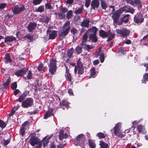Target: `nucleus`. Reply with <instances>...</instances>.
Here are the masks:
<instances>
[{
	"mask_svg": "<svg viewBox=\"0 0 148 148\" xmlns=\"http://www.w3.org/2000/svg\"><path fill=\"white\" fill-rule=\"evenodd\" d=\"M70 29V22L68 21L65 23L62 29L59 33V38H61L65 37L68 34Z\"/></svg>",
	"mask_w": 148,
	"mask_h": 148,
	"instance_id": "f257e3e1",
	"label": "nucleus"
},
{
	"mask_svg": "<svg viewBox=\"0 0 148 148\" xmlns=\"http://www.w3.org/2000/svg\"><path fill=\"white\" fill-rule=\"evenodd\" d=\"M97 31V28L95 27L88 30L86 32L88 34H89V39L92 42H96L97 41V37L96 36Z\"/></svg>",
	"mask_w": 148,
	"mask_h": 148,
	"instance_id": "f03ea898",
	"label": "nucleus"
},
{
	"mask_svg": "<svg viewBox=\"0 0 148 148\" xmlns=\"http://www.w3.org/2000/svg\"><path fill=\"white\" fill-rule=\"evenodd\" d=\"M25 10L24 5H16L13 7L12 9V11L14 14L16 15L20 14Z\"/></svg>",
	"mask_w": 148,
	"mask_h": 148,
	"instance_id": "7ed1b4c3",
	"label": "nucleus"
},
{
	"mask_svg": "<svg viewBox=\"0 0 148 148\" xmlns=\"http://www.w3.org/2000/svg\"><path fill=\"white\" fill-rule=\"evenodd\" d=\"M79 60L77 62V65L75 67L74 73L76 74L77 73L79 75H82L84 73V71L82 63L79 61Z\"/></svg>",
	"mask_w": 148,
	"mask_h": 148,
	"instance_id": "20e7f679",
	"label": "nucleus"
},
{
	"mask_svg": "<svg viewBox=\"0 0 148 148\" xmlns=\"http://www.w3.org/2000/svg\"><path fill=\"white\" fill-rule=\"evenodd\" d=\"M33 103V100L32 99L27 98L22 102L21 106L23 108H27L31 107Z\"/></svg>",
	"mask_w": 148,
	"mask_h": 148,
	"instance_id": "39448f33",
	"label": "nucleus"
},
{
	"mask_svg": "<svg viewBox=\"0 0 148 148\" xmlns=\"http://www.w3.org/2000/svg\"><path fill=\"white\" fill-rule=\"evenodd\" d=\"M122 13V10H117L114 13H113L112 17L113 19L114 23H117L120 16Z\"/></svg>",
	"mask_w": 148,
	"mask_h": 148,
	"instance_id": "423d86ee",
	"label": "nucleus"
},
{
	"mask_svg": "<svg viewBox=\"0 0 148 148\" xmlns=\"http://www.w3.org/2000/svg\"><path fill=\"white\" fill-rule=\"evenodd\" d=\"M116 31L117 34H120L121 36L123 37L128 35L130 33L129 31L126 28L116 29Z\"/></svg>",
	"mask_w": 148,
	"mask_h": 148,
	"instance_id": "0eeeda50",
	"label": "nucleus"
},
{
	"mask_svg": "<svg viewBox=\"0 0 148 148\" xmlns=\"http://www.w3.org/2000/svg\"><path fill=\"white\" fill-rule=\"evenodd\" d=\"M51 28L49 27L47 31V34H49V38L53 39L55 38L57 36L56 32L54 30L51 31Z\"/></svg>",
	"mask_w": 148,
	"mask_h": 148,
	"instance_id": "6e6552de",
	"label": "nucleus"
},
{
	"mask_svg": "<svg viewBox=\"0 0 148 148\" xmlns=\"http://www.w3.org/2000/svg\"><path fill=\"white\" fill-rule=\"evenodd\" d=\"M28 70V68H24L22 69L16 71L15 74L17 77L22 76L26 74Z\"/></svg>",
	"mask_w": 148,
	"mask_h": 148,
	"instance_id": "1a4fd4ad",
	"label": "nucleus"
},
{
	"mask_svg": "<svg viewBox=\"0 0 148 148\" xmlns=\"http://www.w3.org/2000/svg\"><path fill=\"white\" fill-rule=\"evenodd\" d=\"M144 20L143 16L140 14H137L134 17V21L136 23H141Z\"/></svg>",
	"mask_w": 148,
	"mask_h": 148,
	"instance_id": "9d476101",
	"label": "nucleus"
},
{
	"mask_svg": "<svg viewBox=\"0 0 148 148\" xmlns=\"http://www.w3.org/2000/svg\"><path fill=\"white\" fill-rule=\"evenodd\" d=\"M99 5V0H92L91 1V5L92 8L95 10L96 8L98 7Z\"/></svg>",
	"mask_w": 148,
	"mask_h": 148,
	"instance_id": "9b49d317",
	"label": "nucleus"
},
{
	"mask_svg": "<svg viewBox=\"0 0 148 148\" xmlns=\"http://www.w3.org/2000/svg\"><path fill=\"white\" fill-rule=\"evenodd\" d=\"M29 123L28 121H26L22 125V127L21 128L20 131L22 136H23L25 133V129L27 128L29 125Z\"/></svg>",
	"mask_w": 148,
	"mask_h": 148,
	"instance_id": "f8f14e48",
	"label": "nucleus"
},
{
	"mask_svg": "<svg viewBox=\"0 0 148 148\" xmlns=\"http://www.w3.org/2000/svg\"><path fill=\"white\" fill-rule=\"evenodd\" d=\"M84 135L83 134H80L77 136L76 138L77 141L79 143H82L85 140Z\"/></svg>",
	"mask_w": 148,
	"mask_h": 148,
	"instance_id": "ddd939ff",
	"label": "nucleus"
},
{
	"mask_svg": "<svg viewBox=\"0 0 148 148\" xmlns=\"http://www.w3.org/2000/svg\"><path fill=\"white\" fill-rule=\"evenodd\" d=\"M37 24L35 23H30L28 25L27 28L29 32H32L36 27Z\"/></svg>",
	"mask_w": 148,
	"mask_h": 148,
	"instance_id": "4468645a",
	"label": "nucleus"
},
{
	"mask_svg": "<svg viewBox=\"0 0 148 148\" xmlns=\"http://www.w3.org/2000/svg\"><path fill=\"white\" fill-rule=\"evenodd\" d=\"M100 36L103 38L107 37L110 34V31H108L107 32H105L103 30H100L99 31Z\"/></svg>",
	"mask_w": 148,
	"mask_h": 148,
	"instance_id": "2eb2a0df",
	"label": "nucleus"
},
{
	"mask_svg": "<svg viewBox=\"0 0 148 148\" xmlns=\"http://www.w3.org/2000/svg\"><path fill=\"white\" fill-rule=\"evenodd\" d=\"M51 138L50 136H46L42 139V140L40 142L41 144H43L44 147L49 143V140Z\"/></svg>",
	"mask_w": 148,
	"mask_h": 148,
	"instance_id": "dca6fc26",
	"label": "nucleus"
},
{
	"mask_svg": "<svg viewBox=\"0 0 148 148\" xmlns=\"http://www.w3.org/2000/svg\"><path fill=\"white\" fill-rule=\"evenodd\" d=\"M38 139L35 137H33L30 140V143L32 146H34L36 144L39 143Z\"/></svg>",
	"mask_w": 148,
	"mask_h": 148,
	"instance_id": "f3484780",
	"label": "nucleus"
},
{
	"mask_svg": "<svg viewBox=\"0 0 148 148\" xmlns=\"http://www.w3.org/2000/svg\"><path fill=\"white\" fill-rule=\"evenodd\" d=\"M68 137V135L66 133L64 134V132L63 130H60V131L59 137L60 140H62L63 139L66 138Z\"/></svg>",
	"mask_w": 148,
	"mask_h": 148,
	"instance_id": "a211bd4d",
	"label": "nucleus"
},
{
	"mask_svg": "<svg viewBox=\"0 0 148 148\" xmlns=\"http://www.w3.org/2000/svg\"><path fill=\"white\" fill-rule=\"evenodd\" d=\"M49 72L52 75H54L56 71V66H53L51 65H49Z\"/></svg>",
	"mask_w": 148,
	"mask_h": 148,
	"instance_id": "6ab92c4d",
	"label": "nucleus"
},
{
	"mask_svg": "<svg viewBox=\"0 0 148 148\" xmlns=\"http://www.w3.org/2000/svg\"><path fill=\"white\" fill-rule=\"evenodd\" d=\"M137 128L139 133H141L144 134L146 133V132L145 130L144 127L143 125H138Z\"/></svg>",
	"mask_w": 148,
	"mask_h": 148,
	"instance_id": "aec40b11",
	"label": "nucleus"
},
{
	"mask_svg": "<svg viewBox=\"0 0 148 148\" xmlns=\"http://www.w3.org/2000/svg\"><path fill=\"white\" fill-rule=\"evenodd\" d=\"M16 40V38L12 36H8L5 39L4 41L5 42H12Z\"/></svg>",
	"mask_w": 148,
	"mask_h": 148,
	"instance_id": "412c9836",
	"label": "nucleus"
},
{
	"mask_svg": "<svg viewBox=\"0 0 148 148\" xmlns=\"http://www.w3.org/2000/svg\"><path fill=\"white\" fill-rule=\"evenodd\" d=\"M90 21L86 19L84 20L81 23V26L82 27H88L89 26V23Z\"/></svg>",
	"mask_w": 148,
	"mask_h": 148,
	"instance_id": "4be33fe9",
	"label": "nucleus"
},
{
	"mask_svg": "<svg viewBox=\"0 0 148 148\" xmlns=\"http://www.w3.org/2000/svg\"><path fill=\"white\" fill-rule=\"evenodd\" d=\"M40 20L42 22L47 23L50 20V18L47 16L44 15L41 17Z\"/></svg>",
	"mask_w": 148,
	"mask_h": 148,
	"instance_id": "5701e85b",
	"label": "nucleus"
},
{
	"mask_svg": "<svg viewBox=\"0 0 148 148\" xmlns=\"http://www.w3.org/2000/svg\"><path fill=\"white\" fill-rule=\"evenodd\" d=\"M87 33L84 34L82 37V42L81 44V45L82 47L86 45V42L88 38V36L87 35Z\"/></svg>",
	"mask_w": 148,
	"mask_h": 148,
	"instance_id": "b1692460",
	"label": "nucleus"
},
{
	"mask_svg": "<svg viewBox=\"0 0 148 148\" xmlns=\"http://www.w3.org/2000/svg\"><path fill=\"white\" fill-rule=\"evenodd\" d=\"M114 131V133L115 135L119 137H121L123 136V135L121 134V130L119 129H113Z\"/></svg>",
	"mask_w": 148,
	"mask_h": 148,
	"instance_id": "393cba45",
	"label": "nucleus"
},
{
	"mask_svg": "<svg viewBox=\"0 0 148 148\" xmlns=\"http://www.w3.org/2000/svg\"><path fill=\"white\" fill-rule=\"evenodd\" d=\"M65 76L66 78V79L69 81H71V76L70 74V73L69 69H66V73Z\"/></svg>",
	"mask_w": 148,
	"mask_h": 148,
	"instance_id": "a878e982",
	"label": "nucleus"
},
{
	"mask_svg": "<svg viewBox=\"0 0 148 148\" xmlns=\"http://www.w3.org/2000/svg\"><path fill=\"white\" fill-rule=\"evenodd\" d=\"M124 10L126 11V12H130L132 14H133L134 12V9L129 6H125Z\"/></svg>",
	"mask_w": 148,
	"mask_h": 148,
	"instance_id": "bb28decb",
	"label": "nucleus"
},
{
	"mask_svg": "<svg viewBox=\"0 0 148 148\" xmlns=\"http://www.w3.org/2000/svg\"><path fill=\"white\" fill-rule=\"evenodd\" d=\"M53 110L52 109L49 110L45 114L44 118L45 119H47L48 117L53 115Z\"/></svg>",
	"mask_w": 148,
	"mask_h": 148,
	"instance_id": "cd10ccee",
	"label": "nucleus"
},
{
	"mask_svg": "<svg viewBox=\"0 0 148 148\" xmlns=\"http://www.w3.org/2000/svg\"><path fill=\"white\" fill-rule=\"evenodd\" d=\"M129 14H127L125 15L122 17L121 21L125 23H127L129 19Z\"/></svg>",
	"mask_w": 148,
	"mask_h": 148,
	"instance_id": "c85d7f7f",
	"label": "nucleus"
},
{
	"mask_svg": "<svg viewBox=\"0 0 148 148\" xmlns=\"http://www.w3.org/2000/svg\"><path fill=\"white\" fill-rule=\"evenodd\" d=\"M27 96V94L25 92H24L18 98V101L19 102H21Z\"/></svg>",
	"mask_w": 148,
	"mask_h": 148,
	"instance_id": "c756f323",
	"label": "nucleus"
},
{
	"mask_svg": "<svg viewBox=\"0 0 148 148\" xmlns=\"http://www.w3.org/2000/svg\"><path fill=\"white\" fill-rule=\"evenodd\" d=\"M140 3V0H135L134 1L132 0L131 5L134 6H135L137 5H139Z\"/></svg>",
	"mask_w": 148,
	"mask_h": 148,
	"instance_id": "7c9ffc66",
	"label": "nucleus"
},
{
	"mask_svg": "<svg viewBox=\"0 0 148 148\" xmlns=\"http://www.w3.org/2000/svg\"><path fill=\"white\" fill-rule=\"evenodd\" d=\"M99 145L101 148H108V145L103 141H100Z\"/></svg>",
	"mask_w": 148,
	"mask_h": 148,
	"instance_id": "2f4dec72",
	"label": "nucleus"
},
{
	"mask_svg": "<svg viewBox=\"0 0 148 148\" xmlns=\"http://www.w3.org/2000/svg\"><path fill=\"white\" fill-rule=\"evenodd\" d=\"M56 59L54 58H52L50 60V63L49 65H52L53 66H56Z\"/></svg>",
	"mask_w": 148,
	"mask_h": 148,
	"instance_id": "473e14b6",
	"label": "nucleus"
},
{
	"mask_svg": "<svg viewBox=\"0 0 148 148\" xmlns=\"http://www.w3.org/2000/svg\"><path fill=\"white\" fill-rule=\"evenodd\" d=\"M88 141L90 147L91 148H95L96 145L94 142L90 139H89Z\"/></svg>",
	"mask_w": 148,
	"mask_h": 148,
	"instance_id": "72a5a7b5",
	"label": "nucleus"
},
{
	"mask_svg": "<svg viewBox=\"0 0 148 148\" xmlns=\"http://www.w3.org/2000/svg\"><path fill=\"white\" fill-rule=\"evenodd\" d=\"M60 104L62 105L66 106L67 109H68V106L69 104V103L66 101L64 100L62 101V102L60 103Z\"/></svg>",
	"mask_w": 148,
	"mask_h": 148,
	"instance_id": "f704fd0d",
	"label": "nucleus"
},
{
	"mask_svg": "<svg viewBox=\"0 0 148 148\" xmlns=\"http://www.w3.org/2000/svg\"><path fill=\"white\" fill-rule=\"evenodd\" d=\"M95 69L94 67H93L92 69L90 70V78L91 77L94 76L96 74V72L95 71Z\"/></svg>",
	"mask_w": 148,
	"mask_h": 148,
	"instance_id": "c9c22d12",
	"label": "nucleus"
},
{
	"mask_svg": "<svg viewBox=\"0 0 148 148\" xmlns=\"http://www.w3.org/2000/svg\"><path fill=\"white\" fill-rule=\"evenodd\" d=\"M75 50L77 54H80L82 51V48L79 46L77 47Z\"/></svg>",
	"mask_w": 148,
	"mask_h": 148,
	"instance_id": "e433bc0d",
	"label": "nucleus"
},
{
	"mask_svg": "<svg viewBox=\"0 0 148 148\" xmlns=\"http://www.w3.org/2000/svg\"><path fill=\"white\" fill-rule=\"evenodd\" d=\"M44 9V8L43 6H39L37 9L36 10V12H41L43 11Z\"/></svg>",
	"mask_w": 148,
	"mask_h": 148,
	"instance_id": "4c0bfd02",
	"label": "nucleus"
},
{
	"mask_svg": "<svg viewBox=\"0 0 148 148\" xmlns=\"http://www.w3.org/2000/svg\"><path fill=\"white\" fill-rule=\"evenodd\" d=\"M101 2V6L102 8L104 9H105L107 7L106 3L104 0L103 1Z\"/></svg>",
	"mask_w": 148,
	"mask_h": 148,
	"instance_id": "58836bf2",
	"label": "nucleus"
},
{
	"mask_svg": "<svg viewBox=\"0 0 148 148\" xmlns=\"http://www.w3.org/2000/svg\"><path fill=\"white\" fill-rule=\"evenodd\" d=\"M109 35H110V36L107 40V41L108 42L112 40L114 36V33H111L110 32Z\"/></svg>",
	"mask_w": 148,
	"mask_h": 148,
	"instance_id": "ea45409f",
	"label": "nucleus"
},
{
	"mask_svg": "<svg viewBox=\"0 0 148 148\" xmlns=\"http://www.w3.org/2000/svg\"><path fill=\"white\" fill-rule=\"evenodd\" d=\"M97 136L99 138H104L105 137V136L104 134L102 132H99L97 134Z\"/></svg>",
	"mask_w": 148,
	"mask_h": 148,
	"instance_id": "a19ab883",
	"label": "nucleus"
},
{
	"mask_svg": "<svg viewBox=\"0 0 148 148\" xmlns=\"http://www.w3.org/2000/svg\"><path fill=\"white\" fill-rule=\"evenodd\" d=\"M4 60L5 63L10 62L11 61V59L10 56H5Z\"/></svg>",
	"mask_w": 148,
	"mask_h": 148,
	"instance_id": "79ce46f5",
	"label": "nucleus"
},
{
	"mask_svg": "<svg viewBox=\"0 0 148 148\" xmlns=\"http://www.w3.org/2000/svg\"><path fill=\"white\" fill-rule=\"evenodd\" d=\"M121 123H117L116 125H115L114 128V129H116L121 130Z\"/></svg>",
	"mask_w": 148,
	"mask_h": 148,
	"instance_id": "37998d69",
	"label": "nucleus"
},
{
	"mask_svg": "<svg viewBox=\"0 0 148 148\" xmlns=\"http://www.w3.org/2000/svg\"><path fill=\"white\" fill-rule=\"evenodd\" d=\"M73 12L71 10H70L68 13L67 16L66 18L68 19H70L71 17L72 16Z\"/></svg>",
	"mask_w": 148,
	"mask_h": 148,
	"instance_id": "c03bdc74",
	"label": "nucleus"
},
{
	"mask_svg": "<svg viewBox=\"0 0 148 148\" xmlns=\"http://www.w3.org/2000/svg\"><path fill=\"white\" fill-rule=\"evenodd\" d=\"M6 125V124L0 119V127L2 128H4Z\"/></svg>",
	"mask_w": 148,
	"mask_h": 148,
	"instance_id": "a18cd8bd",
	"label": "nucleus"
},
{
	"mask_svg": "<svg viewBox=\"0 0 148 148\" xmlns=\"http://www.w3.org/2000/svg\"><path fill=\"white\" fill-rule=\"evenodd\" d=\"M10 77L8 78V79L5 83H4L3 84V86L5 87H7L10 84Z\"/></svg>",
	"mask_w": 148,
	"mask_h": 148,
	"instance_id": "49530a36",
	"label": "nucleus"
},
{
	"mask_svg": "<svg viewBox=\"0 0 148 148\" xmlns=\"http://www.w3.org/2000/svg\"><path fill=\"white\" fill-rule=\"evenodd\" d=\"M83 11L82 8H80L74 11L75 13L76 14H80Z\"/></svg>",
	"mask_w": 148,
	"mask_h": 148,
	"instance_id": "de8ad7c7",
	"label": "nucleus"
},
{
	"mask_svg": "<svg viewBox=\"0 0 148 148\" xmlns=\"http://www.w3.org/2000/svg\"><path fill=\"white\" fill-rule=\"evenodd\" d=\"M103 54L101 51V48H100L98 51H97V56H104Z\"/></svg>",
	"mask_w": 148,
	"mask_h": 148,
	"instance_id": "09e8293b",
	"label": "nucleus"
},
{
	"mask_svg": "<svg viewBox=\"0 0 148 148\" xmlns=\"http://www.w3.org/2000/svg\"><path fill=\"white\" fill-rule=\"evenodd\" d=\"M143 79L145 82L148 81V73H145L143 76Z\"/></svg>",
	"mask_w": 148,
	"mask_h": 148,
	"instance_id": "8fccbe9b",
	"label": "nucleus"
},
{
	"mask_svg": "<svg viewBox=\"0 0 148 148\" xmlns=\"http://www.w3.org/2000/svg\"><path fill=\"white\" fill-rule=\"evenodd\" d=\"M91 0H86L85 5L86 7L88 8L90 4Z\"/></svg>",
	"mask_w": 148,
	"mask_h": 148,
	"instance_id": "3c124183",
	"label": "nucleus"
},
{
	"mask_svg": "<svg viewBox=\"0 0 148 148\" xmlns=\"http://www.w3.org/2000/svg\"><path fill=\"white\" fill-rule=\"evenodd\" d=\"M42 0H34L33 1V3L34 5L39 4L42 1Z\"/></svg>",
	"mask_w": 148,
	"mask_h": 148,
	"instance_id": "603ef678",
	"label": "nucleus"
},
{
	"mask_svg": "<svg viewBox=\"0 0 148 148\" xmlns=\"http://www.w3.org/2000/svg\"><path fill=\"white\" fill-rule=\"evenodd\" d=\"M73 48L69 50L68 52L67 56H71L73 53Z\"/></svg>",
	"mask_w": 148,
	"mask_h": 148,
	"instance_id": "864d4df0",
	"label": "nucleus"
},
{
	"mask_svg": "<svg viewBox=\"0 0 148 148\" xmlns=\"http://www.w3.org/2000/svg\"><path fill=\"white\" fill-rule=\"evenodd\" d=\"M27 77L28 79H31L32 77V75L31 72L29 71L27 75Z\"/></svg>",
	"mask_w": 148,
	"mask_h": 148,
	"instance_id": "5fc2aeb1",
	"label": "nucleus"
},
{
	"mask_svg": "<svg viewBox=\"0 0 148 148\" xmlns=\"http://www.w3.org/2000/svg\"><path fill=\"white\" fill-rule=\"evenodd\" d=\"M7 5V4L3 3L0 4V10L3 9L5 8Z\"/></svg>",
	"mask_w": 148,
	"mask_h": 148,
	"instance_id": "6e6d98bb",
	"label": "nucleus"
},
{
	"mask_svg": "<svg viewBox=\"0 0 148 148\" xmlns=\"http://www.w3.org/2000/svg\"><path fill=\"white\" fill-rule=\"evenodd\" d=\"M119 51L123 55H124L125 53V50L124 48L123 47H120L119 49Z\"/></svg>",
	"mask_w": 148,
	"mask_h": 148,
	"instance_id": "4d7b16f0",
	"label": "nucleus"
},
{
	"mask_svg": "<svg viewBox=\"0 0 148 148\" xmlns=\"http://www.w3.org/2000/svg\"><path fill=\"white\" fill-rule=\"evenodd\" d=\"M45 8L47 9H51L52 8L50 3H48L45 4Z\"/></svg>",
	"mask_w": 148,
	"mask_h": 148,
	"instance_id": "13d9d810",
	"label": "nucleus"
},
{
	"mask_svg": "<svg viewBox=\"0 0 148 148\" xmlns=\"http://www.w3.org/2000/svg\"><path fill=\"white\" fill-rule=\"evenodd\" d=\"M17 87V84L16 82H14L11 86V88L12 90L15 89Z\"/></svg>",
	"mask_w": 148,
	"mask_h": 148,
	"instance_id": "bf43d9fd",
	"label": "nucleus"
},
{
	"mask_svg": "<svg viewBox=\"0 0 148 148\" xmlns=\"http://www.w3.org/2000/svg\"><path fill=\"white\" fill-rule=\"evenodd\" d=\"M59 17H60V18L61 19L62 18H64L65 16V14L62 13L61 12L59 14Z\"/></svg>",
	"mask_w": 148,
	"mask_h": 148,
	"instance_id": "052dcab7",
	"label": "nucleus"
},
{
	"mask_svg": "<svg viewBox=\"0 0 148 148\" xmlns=\"http://www.w3.org/2000/svg\"><path fill=\"white\" fill-rule=\"evenodd\" d=\"M25 37H26L28 39L32 40L33 38V36L31 35L30 34L26 35L25 36Z\"/></svg>",
	"mask_w": 148,
	"mask_h": 148,
	"instance_id": "680f3d73",
	"label": "nucleus"
},
{
	"mask_svg": "<svg viewBox=\"0 0 148 148\" xmlns=\"http://www.w3.org/2000/svg\"><path fill=\"white\" fill-rule=\"evenodd\" d=\"M43 66L42 64H40L38 67V70L39 71H41Z\"/></svg>",
	"mask_w": 148,
	"mask_h": 148,
	"instance_id": "e2e57ef3",
	"label": "nucleus"
},
{
	"mask_svg": "<svg viewBox=\"0 0 148 148\" xmlns=\"http://www.w3.org/2000/svg\"><path fill=\"white\" fill-rule=\"evenodd\" d=\"M68 10L67 8H62L61 11V12L65 14V13L67 12Z\"/></svg>",
	"mask_w": 148,
	"mask_h": 148,
	"instance_id": "0e129e2a",
	"label": "nucleus"
},
{
	"mask_svg": "<svg viewBox=\"0 0 148 148\" xmlns=\"http://www.w3.org/2000/svg\"><path fill=\"white\" fill-rule=\"evenodd\" d=\"M71 31L72 33H73V34H74L77 33V30L75 28H73L71 29Z\"/></svg>",
	"mask_w": 148,
	"mask_h": 148,
	"instance_id": "69168bd1",
	"label": "nucleus"
},
{
	"mask_svg": "<svg viewBox=\"0 0 148 148\" xmlns=\"http://www.w3.org/2000/svg\"><path fill=\"white\" fill-rule=\"evenodd\" d=\"M104 58V56H100L99 59L101 63H103V62Z\"/></svg>",
	"mask_w": 148,
	"mask_h": 148,
	"instance_id": "338daca9",
	"label": "nucleus"
},
{
	"mask_svg": "<svg viewBox=\"0 0 148 148\" xmlns=\"http://www.w3.org/2000/svg\"><path fill=\"white\" fill-rule=\"evenodd\" d=\"M68 92L69 95H73V92L71 89H69Z\"/></svg>",
	"mask_w": 148,
	"mask_h": 148,
	"instance_id": "774afa93",
	"label": "nucleus"
}]
</instances>
